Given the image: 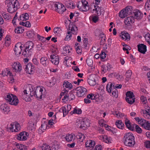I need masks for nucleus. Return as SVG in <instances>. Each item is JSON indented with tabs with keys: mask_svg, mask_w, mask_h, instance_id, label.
Wrapping results in <instances>:
<instances>
[{
	"mask_svg": "<svg viewBox=\"0 0 150 150\" xmlns=\"http://www.w3.org/2000/svg\"><path fill=\"white\" fill-rule=\"evenodd\" d=\"M33 88L32 85H30L28 88L23 91L25 95L28 96L29 94L31 96L36 95L37 98L41 99L42 98L43 89L40 87H37L34 92L33 91Z\"/></svg>",
	"mask_w": 150,
	"mask_h": 150,
	"instance_id": "f257e3e1",
	"label": "nucleus"
},
{
	"mask_svg": "<svg viewBox=\"0 0 150 150\" xmlns=\"http://www.w3.org/2000/svg\"><path fill=\"white\" fill-rule=\"evenodd\" d=\"M134 139V137L132 132L126 133L124 135L123 142L125 146L133 147L135 144Z\"/></svg>",
	"mask_w": 150,
	"mask_h": 150,
	"instance_id": "f03ea898",
	"label": "nucleus"
},
{
	"mask_svg": "<svg viewBox=\"0 0 150 150\" xmlns=\"http://www.w3.org/2000/svg\"><path fill=\"white\" fill-rule=\"evenodd\" d=\"M16 0H6L5 4L7 7L8 11L10 13H13L19 8L17 4Z\"/></svg>",
	"mask_w": 150,
	"mask_h": 150,
	"instance_id": "7ed1b4c3",
	"label": "nucleus"
},
{
	"mask_svg": "<svg viewBox=\"0 0 150 150\" xmlns=\"http://www.w3.org/2000/svg\"><path fill=\"white\" fill-rule=\"evenodd\" d=\"M34 44L32 42L30 41L26 42L24 46L25 48L24 51L22 52V54L25 57H27L29 54H30V52L33 47Z\"/></svg>",
	"mask_w": 150,
	"mask_h": 150,
	"instance_id": "20e7f679",
	"label": "nucleus"
},
{
	"mask_svg": "<svg viewBox=\"0 0 150 150\" xmlns=\"http://www.w3.org/2000/svg\"><path fill=\"white\" fill-rule=\"evenodd\" d=\"M6 100L8 101L10 104L16 105L19 103V100L17 97L16 96H13L12 94H8L6 96Z\"/></svg>",
	"mask_w": 150,
	"mask_h": 150,
	"instance_id": "39448f33",
	"label": "nucleus"
},
{
	"mask_svg": "<svg viewBox=\"0 0 150 150\" xmlns=\"http://www.w3.org/2000/svg\"><path fill=\"white\" fill-rule=\"evenodd\" d=\"M90 122L89 120L87 118H85L83 120L80 122L78 124V127L81 129H85L90 126Z\"/></svg>",
	"mask_w": 150,
	"mask_h": 150,
	"instance_id": "423d86ee",
	"label": "nucleus"
},
{
	"mask_svg": "<svg viewBox=\"0 0 150 150\" xmlns=\"http://www.w3.org/2000/svg\"><path fill=\"white\" fill-rule=\"evenodd\" d=\"M55 10L60 14H62L66 10L65 7L62 4L57 3L54 4Z\"/></svg>",
	"mask_w": 150,
	"mask_h": 150,
	"instance_id": "0eeeda50",
	"label": "nucleus"
},
{
	"mask_svg": "<svg viewBox=\"0 0 150 150\" xmlns=\"http://www.w3.org/2000/svg\"><path fill=\"white\" fill-rule=\"evenodd\" d=\"M76 90V95L79 97L83 96L87 92L86 88L82 86L77 87Z\"/></svg>",
	"mask_w": 150,
	"mask_h": 150,
	"instance_id": "6e6552de",
	"label": "nucleus"
},
{
	"mask_svg": "<svg viewBox=\"0 0 150 150\" xmlns=\"http://www.w3.org/2000/svg\"><path fill=\"white\" fill-rule=\"evenodd\" d=\"M82 5L79 7V5H78L77 7L79 8V10L81 11H86L88 10L89 9V7L87 5L88 2L85 0L81 1Z\"/></svg>",
	"mask_w": 150,
	"mask_h": 150,
	"instance_id": "1a4fd4ad",
	"label": "nucleus"
},
{
	"mask_svg": "<svg viewBox=\"0 0 150 150\" xmlns=\"http://www.w3.org/2000/svg\"><path fill=\"white\" fill-rule=\"evenodd\" d=\"M29 135L28 133L25 132H22L18 134L16 139L19 140L24 141L27 139V137Z\"/></svg>",
	"mask_w": 150,
	"mask_h": 150,
	"instance_id": "9d476101",
	"label": "nucleus"
},
{
	"mask_svg": "<svg viewBox=\"0 0 150 150\" xmlns=\"http://www.w3.org/2000/svg\"><path fill=\"white\" fill-rule=\"evenodd\" d=\"M34 66L31 63H29L26 66L25 71L29 74H33L34 73Z\"/></svg>",
	"mask_w": 150,
	"mask_h": 150,
	"instance_id": "9b49d317",
	"label": "nucleus"
},
{
	"mask_svg": "<svg viewBox=\"0 0 150 150\" xmlns=\"http://www.w3.org/2000/svg\"><path fill=\"white\" fill-rule=\"evenodd\" d=\"M23 47L20 42L16 44L14 48V52L16 55L18 56L21 53L22 50V48Z\"/></svg>",
	"mask_w": 150,
	"mask_h": 150,
	"instance_id": "f8f14e48",
	"label": "nucleus"
},
{
	"mask_svg": "<svg viewBox=\"0 0 150 150\" xmlns=\"http://www.w3.org/2000/svg\"><path fill=\"white\" fill-rule=\"evenodd\" d=\"M0 108L5 114H8L10 111L9 107L6 104H2L0 106Z\"/></svg>",
	"mask_w": 150,
	"mask_h": 150,
	"instance_id": "ddd939ff",
	"label": "nucleus"
},
{
	"mask_svg": "<svg viewBox=\"0 0 150 150\" xmlns=\"http://www.w3.org/2000/svg\"><path fill=\"white\" fill-rule=\"evenodd\" d=\"M51 62L55 65H57L59 62V57L56 54L51 55L50 56Z\"/></svg>",
	"mask_w": 150,
	"mask_h": 150,
	"instance_id": "4468645a",
	"label": "nucleus"
},
{
	"mask_svg": "<svg viewBox=\"0 0 150 150\" xmlns=\"http://www.w3.org/2000/svg\"><path fill=\"white\" fill-rule=\"evenodd\" d=\"M95 76L94 75H90L87 80V82L89 85L91 86H93L96 84V79H95Z\"/></svg>",
	"mask_w": 150,
	"mask_h": 150,
	"instance_id": "2eb2a0df",
	"label": "nucleus"
},
{
	"mask_svg": "<svg viewBox=\"0 0 150 150\" xmlns=\"http://www.w3.org/2000/svg\"><path fill=\"white\" fill-rule=\"evenodd\" d=\"M138 50L142 53L144 54L146 51V46L143 44H141L138 45Z\"/></svg>",
	"mask_w": 150,
	"mask_h": 150,
	"instance_id": "dca6fc26",
	"label": "nucleus"
},
{
	"mask_svg": "<svg viewBox=\"0 0 150 150\" xmlns=\"http://www.w3.org/2000/svg\"><path fill=\"white\" fill-rule=\"evenodd\" d=\"M13 69L15 72H20L22 70L21 64L19 62L14 63L12 66Z\"/></svg>",
	"mask_w": 150,
	"mask_h": 150,
	"instance_id": "f3484780",
	"label": "nucleus"
},
{
	"mask_svg": "<svg viewBox=\"0 0 150 150\" xmlns=\"http://www.w3.org/2000/svg\"><path fill=\"white\" fill-rule=\"evenodd\" d=\"M134 18L133 16H130L125 18V23L126 25L128 26L130 25L131 23H134Z\"/></svg>",
	"mask_w": 150,
	"mask_h": 150,
	"instance_id": "a211bd4d",
	"label": "nucleus"
},
{
	"mask_svg": "<svg viewBox=\"0 0 150 150\" xmlns=\"http://www.w3.org/2000/svg\"><path fill=\"white\" fill-rule=\"evenodd\" d=\"M125 124L129 130L133 131L134 130V126L133 125H131L130 121L128 120L127 118H126L125 120Z\"/></svg>",
	"mask_w": 150,
	"mask_h": 150,
	"instance_id": "6ab92c4d",
	"label": "nucleus"
},
{
	"mask_svg": "<svg viewBox=\"0 0 150 150\" xmlns=\"http://www.w3.org/2000/svg\"><path fill=\"white\" fill-rule=\"evenodd\" d=\"M134 17L137 19L141 18L143 16V13L138 10H136L134 13Z\"/></svg>",
	"mask_w": 150,
	"mask_h": 150,
	"instance_id": "aec40b11",
	"label": "nucleus"
},
{
	"mask_svg": "<svg viewBox=\"0 0 150 150\" xmlns=\"http://www.w3.org/2000/svg\"><path fill=\"white\" fill-rule=\"evenodd\" d=\"M40 63L43 66L46 67L49 64V61L46 57H42L40 59Z\"/></svg>",
	"mask_w": 150,
	"mask_h": 150,
	"instance_id": "412c9836",
	"label": "nucleus"
},
{
	"mask_svg": "<svg viewBox=\"0 0 150 150\" xmlns=\"http://www.w3.org/2000/svg\"><path fill=\"white\" fill-rule=\"evenodd\" d=\"M96 144L95 142L91 140L87 141L85 143L86 146V147H93Z\"/></svg>",
	"mask_w": 150,
	"mask_h": 150,
	"instance_id": "4be33fe9",
	"label": "nucleus"
},
{
	"mask_svg": "<svg viewBox=\"0 0 150 150\" xmlns=\"http://www.w3.org/2000/svg\"><path fill=\"white\" fill-rule=\"evenodd\" d=\"M148 107L146 110H143L142 112L145 117L149 119L150 118V108Z\"/></svg>",
	"mask_w": 150,
	"mask_h": 150,
	"instance_id": "5701e85b",
	"label": "nucleus"
},
{
	"mask_svg": "<svg viewBox=\"0 0 150 150\" xmlns=\"http://www.w3.org/2000/svg\"><path fill=\"white\" fill-rule=\"evenodd\" d=\"M112 84L111 83H108L106 86V90L109 93H110L114 90V85H112Z\"/></svg>",
	"mask_w": 150,
	"mask_h": 150,
	"instance_id": "b1692460",
	"label": "nucleus"
},
{
	"mask_svg": "<svg viewBox=\"0 0 150 150\" xmlns=\"http://www.w3.org/2000/svg\"><path fill=\"white\" fill-rule=\"evenodd\" d=\"M134 119L136 121H137L142 126L144 127L145 124L146 122V121L144 119L140 118L139 117H136L134 118Z\"/></svg>",
	"mask_w": 150,
	"mask_h": 150,
	"instance_id": "393cba45",
	"label": "nucleus"
},
{
	"mask_svg": "<svg viewBox=\"0 0 150 150\" xmlns=\"http://www.w3.org/2000/svg\"><path fill=\"white\" fill-rule=\"evenodd\" d=\"M65 139L68 142H70L74 140L75 139V136L73 134H68L65 137Z\"/></svg>",
	"mask_w": 150,
	"mask_h": 150,
	"instance_id": "a878e982",
	"label": "nucleus"
},
{
	"mask_svg": "<svg viewBox=\"0 0 150 150\" xmlns=\"http://www.w3.org/2000/svg\"><path fill=\"white\" fill-rule=\"evenodd\" d=\"M128 14L126 11L124 9L120 11L119 13V16L121 18H124L127 16Z\"/></svg>",
	"mask_w": 150,
	"mask_h": 150,
	"instance_id": "bb28decb",
	"label": "nucleus"
},
{
	"mask_svg": "<svg viewBox=\"0 0 150 150\" xmlns=\"http://www.w3.org/2000/svg\"><path fill=\"white\" fill-rule=\"evenodd\" d=\"M132 75V72L131 70H128L125 74V80L128 81L130 79Z\"/></svg>",
	"mask_w": 150,
	"mask_h": 150,
	"instance_id": "cd10ccee",
	"label": "nucleus"
},
{
	"mask_svg": "<svg viewBox=\"0 0 150 150\" xmlns=\"http://www.w3.org/2000/svg\"><path fill=\"white\" fill-rule=\"evenodd\" d=\"M121 34V38L123 39H125V40H130V37L128 33L122 32Z\"/></svg>",
	"mask_w": 150,
	"mask_h": 150,
	"instance_id": "c85d7f7f",
	"label": "nucleus"
},
{
	"mask_svg": "<svg viewBox=\"0 0 150 150\" xmlns=\"http://www.w3.org/2000/svg\"><path fill=\"white\" fill-rule=\"evenodd\" d=\"M63 86L64 87L69 88L71 89L72 88V85L67 81H65L63 84Z\"/></svg>",
	"mask_w": 150,
	"mask_h": 150,
	"instance_id": "c756f323",
	"label": "nucleus"
},
{
	"mask_svg": "<svg viewBox=\"0 0 150 150\" xmlns=\"http://www.w3.org/2000/svg\"><path fill=\"white\" fill-rule=\"evenodd\" d=\"M24 27L21 26L18 27L15 30V32L16 33H21L24 31Z\"/></svg>",
	"mask_w": 150,
	"mask_h": 150,
	"instance_id": "7c9ffc66",
	"label": "nucleus"
},
{
	"mask_svg": "<svg viewBox=\"0 0 150 150\" xmlns=\"http://www.w3.org/2000/svg\"><path fill=\"white\" fill-rule=\"evenodd\" d=\"M116 125L117 127L120 129H122L124 125L121 120L117 121L115 122Z\"/></svg>",
	"mask_w": 150,
	"mask_h": 150,
	"instance_id": "2f4dec72",
	"label": "nucleus"
},
{
	"mask_svg": "<svg viewBox=\"0 0 150 150\" xmlns=\"http://www.w3.org/2000/svg\"><path fill=\"white\" fill-rule=\"evenodd\" d=\"M82 112V111L81 109L77 108H74V110L72 111H71L70 112L71 114L72 115L73 114H80Z\"/></svg>",
	"mask_w": 150,
	"mask_h": 150,
	"instance_id": "473e14b6",
	"label": "nucleus"
},
{
	"mask_svg": "<svg viewBox=\"0 0 150 150\" xmlns=\"http://www.w3.org/2000/svg\"><path fill=\"white\" fill-rule=\"evenodd\" d=\"M76 137L77 139H80V141L82 142L84 139L85 136L81 133H79L76 135Z\"/></svg>",
	"mask_w": 150,
	"mask_h": 150,
	"instance_id": "72a5a7b5",
	"label": "nucleus"
},
{
	"mask_svg": "<svg viewBox=\"0 0 150 150\" xmlns=\"http://www.w3.org/2000/svg\"><path fill=\"white\" fill-rule=\"evenodd\" d=\"M126 97L128 98H132L133 97H134V95L133 93L131 91H128L126 93Z\"/></svg>",
	"mask_w": 150,
	"mask_h": 150,
	"instance_id": "f704fd0d",
	"label": "nucleus"
},
{
	"mask_svg": "<svg viewBox=\"0 0 150 150\" xmlns=\"http://www.w3.org/2000/svg\"><path fill=\"white\" fill-rule=\"evenodd\" d=\"M124 9L126 11V13H127L129 15L131 13L132 10V7L131 6H127Z\"/></svg>",
	"mask_w": 150,
	"mask_h": 150,
	"instance_id": "c9c22d12",
	"label": "nucleus"
},
{
	"mask_svg": "<svg viewBox=\"0 0 150 150\" xmlns=\"http://www.w3.org/2000/svg\"><path fill=\"white\" fill-rule=\"evenodd\" d=\"M71 37V33L69 31H68L67 33L66 36L64 40L65 41H69L70 40Z\"/></svg>",
	"mask_w": 150,
	"mask_h": 150,
	"instance_id": "e433bc0d",
	"label": "nucleus"
},
{
	"mask_svg": "<svg viewBox=\"0 0 150 150\" xmlns=\"http://www.w3.org/2000/svg\"><path fill=\"white\" fill-rule=\"evenodd\" d=\"M133 126H134V128H135L136 132L138 133H141L142 132V129L138 125L136 124H133Z\"/></svg>",
	"mask_w": 150,
	"mask_h": 150,
	"instance_id": "4c0bfd02",
	"label": "nucleus"
},
{
	"mask_svg": "<svg viewBox=\"0 0 150 150\" xmlns=\"http://www.w3.org/2000/svg\"><path fill=\"white\" fill-rule=\"evenodd\" d=\"M26 34L27 36L30 38H33L35 35L33 31H28L26 33Z\"/></svg>",
	"mask_w": 150,
	"mask_h": 150,
	"instance_id": "58836bf2",
	"label": "nucleus"
},
{
	"mask_svg": "<svg viewBox=\"0 0 150 150\" xmlns=\"http://www.w3.org/2000/svg\"><path fill=\"white\" fill-rule=\"evenodd\" d=\"M74 26H72L71 27V29H70V27H69V29L70 30H71V31L72 32V33L73 34H76L77 31V27L75 25H74Z\"/></svg>",
	"mask_w": 150,
	"mask_h": 150,
	"instance_id": "ea45409f",
	"label": "nucleus"
},
{
	"mask_svg": "<svg viewBox=\"0 0 150 150\" xmlns=\"http://www.w3.org/2000/svg\"><path fill=\"white\" fill-rule=\"evenodd\" d=\"M17 148L20 150H26L27 149L26 146L23 144H17Z\"/></svg>",
	"mask_w": 150,
	"mask_h": 150,
	"instance_id": "a19ab883",
	"label": "nucleus"
},
{
	"mask_svg": "<svg viewBox=\"0 0 150 150\" xmlns=\"http://www.w3.org/2000/svg\"><path fill=\"white\" fill-rule=\"evenodd\" d=\"M104 140L105 141V142L107 143H110L111 142L110 140H111V138L110 137H108L107 135H104L103 137Z\"/></svg>",
	"mask_w": 150,
	"mask_h": 150,
	"instance_id": "79ce46f5",
	"label": "nucleus"
},
{
	"mask_svg": "<svg viewBox=\"0 0 150 150\" xmlns=\"http://www.w3.org/2000/svg\"><path fill=\"white\" fill-rule=\"evenodd\" d=\"M42 150H51L50 146L47 144H43L41 147Z\"/></svg>",
	"mask_w": 150,
	"mask_h": 150,
	"instance_id": "37998d69",
	"label": "nucleus"
},
{
	"mask_svg": "<svg viewBox=\"0 0 150 150\" xmlns=\"http://www.w3.org/2000/svg\"><path fill=\"white\" fill-rule=\"evenodd\" d=\"M15 128L14 130V132H17L21 129V127L20 125L18 123H16L15 124Z\"/></svg>",
	"mask_w": 150,
	"mask_h": 150,
	"instance_id": "c03bdc74",
	"label": "nucleus"
},
{
	"mask_svg": "<svg viewBox=\"0 0 150 150\" xmlns=\"http://www.w3.org/2000/svg\"><path fill=\"white\" fill-rule=\"evenodd\" d=\"M135 98H132L131 99L127 98H126V100L128 103L130 104H132L135 102Z\"/></svg>",
	"mask_w": 150,
	"mask_h": 150,
	"instance_id": "a18cd8bd",
	"label": "nucleus"
},
{
	"mask_svg": "<svg viewBox=\"0 0 150 150\" xmlns=\"http://www.w3.org/2000/svg\"><path fill=\"white\" fill-rule=\"evenodd\" d=\"M47 127V124L45 122H44L41 125V127L40 128L39 132H40V130L43 131L46 129Z\"/></svg>",
	"mask_w": 150,
	"mask_h": 150,
	"instance_id": "49530a36",
	"label": "nucleus"
},
{
	"mask_svg": "<svg viewBox=\"0 0 150 150\" xmlns=\"http://www.w3.org/2000/svg\"><path fill=\"white\" fill-rule=\"evenodd\" d=\"M144 128L146 129L150 130V122L147 121L144 126Z\"/></svg>",
	"mask_w": 150,
	"mask_h": 150,
	"instance_id": "de8ad7c7",
	"label": "nucleus"
},
{
	"mask_svg": "<svg viewBox=\"0 0 150 150\" xmlns=\"http://www.w3.org/2000/svg\"><path fill=\"white\" fill-rule=\"evenodd\" d=\"M22 17L23 18V20L26 21L28 20L29 18V16L28 13H25L24 14H22Z\"/></svg>",
	"mask_w": 150,
	"mask_h": 150,
	"instance_id": "09e8293b",
	"label": "nucleus"
},
{
	"mask_svg": "<svg viewBox=\"0 0 150 150\" xmlns=\"http://www.w3.org/2000/svg\"><path fill=\"white\" fill-rule=\"evenodd\" d=\"M62 30L60 28L56 27L54 29V33L55 34H59L60 33V31Z\"/></svg>",
	"mask_w": 150,
	"mask_h": 150,
	"instance_id": "8fccbe9b",
	"label": "nucleus"
},
{
	"mask_svg": "<svg viewBox=\"0 0 150 150\" xmlns=\"http://www.w3.org/2000/svg\"><path fill=\"white\" fill-rule=\"evenodd\" d=\"M112 92V95L115 98H117L118 96V92L117 89H114Z\"/></svg>",
	"mask_w": 150,
	"mask_h": 150,
	"instance_id": "3c124183",
	"label": "nucleus"
},
{
	"mask_svg": "<svg viewBox=\"0 0 150 150\" xmlns=\"http://www.w3.org/2000/svg\"><path fill=\"white\" fill-rule=\"evenodd\" d=\"M8 14V13H6L4 12H3L2 13V15L3 18L4 19L6 20H8L10 18Z\"/></svg>",
	"mask_w": 150,
	"mask_h": 150,
	"instance_id": "603ef678",
	"label": "nucleus"
},
{
	"mask_svg": "<svg viewBox=\"0 0 150 150\" xmlns=\"http://www.w3.org/2000/svg\"><path fill=\"white\" fill-rule=\"evenodd\" d=\"M62 100H63L64 102H66L69 100V94H67V93H65L63 98L62 99Z\"/></svg>",
	"mask_w": 150,
	"mask_h": 150,
	"instance_id": "864d4df0",
	"label": "nucleus"
},
{
	"mask_svg": "<svg viewBox=\"0 0 150 150\" xmlns=\"http://www.w3.org/2000/svg\"><path fill=\"white\" fill-rule=\"evenodd\" d=\"M86 62L88 66L91 67L93 64V61L91 59H88L86 60Z\"/></svg>",
	"mask_w": 150,
	"mask_h": 150,
	"instance_id": "5fc2aeb1",
	"label": "nucleus"
},
{
	"mask_svg": "<svg viewBox=\"0 0 150 150\" xmlns=\"http://www.w3.org/2000/svg\"><path fill=\"white\" fill-rule=\"evenodd\" d=\"M15 127V125L13 123H11L9 127V129L10 131H11L12 132H14V130L15 129L14 128Z\"/></svg>",
	"mask_w": 150,
	"mask_h": 150,
	"instance_id": "6e6d98bb",
	"label": "nucleus"
},
{
	"mask_svg": "<svg viewBox=\"0 0 150 150\" xmlns=\"http://www.w3.org/2000/svg\"><path fill=\"white\" fill-rule=\"evenodd\" d=\"M69 47L67 46L64 47L63 48L64 51L65 52H64V53H69L70 52V51L69 50Z\"/></svg>",
	"mask_w": 150,
	"mask_h": 150,
	"instance_id": "4d7b16f0",
	"label": "nucleus"
},
{
	"mask_svg": "<svg viewBox=\"0 0 150 150\" xmlns=\"http://www.w3.org/2000/svg\"><path fill=\"white\" fill-rule=\"evenodd\" d=\"M101 145H96L95 148L93 147L91 150H101Z\"/></svg>",
	"mask_w": 150,
	"mask_h": 150,
	"instance_id": "13d9d810",
	"label": "nucleus"
},
{
	"mask_svg": "<svg viewBox=\"0 0 150 150\" xmlns=\"http://www.w3.org/2000/svg\"><path fill=\"white\" fill-rule=\"evenodd\" d=\"M145 7L150 9V0H148L145 4Z\"/></svg>",
	"mask_w": 150,
	"mask_h": 150,
	"instance_id": "bf43d9fd",
	"label": "nucleus"
},
{
	"mask_svg": "<svg viewBox=\"0 0 150 150\" xmlns=\"http://www.w3.org/2000/svg\"><path fill=\"white\" fill-rule=\"evenodd\" d=\"M69 100H72L74 99L75 96L71 93H69Z\"/></svg>",
	"mask_w": 150,
	"mask_h": 150,
	"instance_id": "052dcab7",
	"label": "nucleus"
},
{
	"mask_svg": "<svg viewBox=\"0 0 150 150\" xmlns=\"http://www.w3.org/2000/svg\"><path fill=\"white\" fill-rule=\"evenodd\" d=\"M56 80L55 79H53L52 81H50L49 83L50 84L48 86L49 87H51L52 86H54Z\"/></svg>",
	"mask_w": 150,
	"mask_h": 150,
	"instance_id": "680f3d73",
	"label": "nucleus"
},
{
	"mask_svg": "<svg viewBox=\"0 0 150 150\" xmlns=\"http://www.w3.org/2000/svg\"><path fill=\"white\" fill-rule=\"evenodd\" d=\"M75 47L76 48V52L78 54L81 53V50L79 45L77 47L75 46Z\"/></svg>",
	"mask_w": 150,
	"mask_h": 150,
	"instance_id": "e2e57ef3",
	"label": "nucleus"
},
{
	"mask_svg": "<svg viewBox=\"0 0 150 150\" xmlns=\"http://www.w3.org/2000/svg\"><path fill=\"white\" fill-rule=\"evenodd\" d=\"M64 112H63V116L64 117L68 113L69 111H68L66 108L63 107Z\"/></svg>",
	"mask_w": 150,
	"mask_h": 150,
	"instance_id": "0e129e2a",
	"label": "nucleus"
},
{
	"mask_svg": "<svg viewBox=\"0 0 150 150\" xmlns=\"http://www.w3.org/2000/svg\"><path fill=\"white\" fill-rule=\"evenodd\" d=\"M106 54L103 52H102L100 55V59H104L106 57Z\"/></svg>",
	"mask_w": 150,
	"mask_h": 150,
	"instance_id": "69168bd1",
	"label": "nucleus"
},
{
	"mask_svg": "<svg viewBox=\"0 0 150 150\" xmlns=\"http://www.w3.org/2000/svg\"><path fill=\"white\" fill-rule=\"evenodd\" d=\"M38 38L39 40L41 41H42L43 42H45L46 40L45 39V38L42 37L40 36L39 35H37Z\"/></svg>",
	"mask_w": 150,
	"mask_h": 150,
	"instance_id": "338daca9",
	"label": "nucleus"
},
{
	"mask_svg": "<svg viewBox=\"0 0 150 150\" xmlns=\"http://www.w3.org/2000/svg\"><path fill=\"white\" fill-rule=\"evenodd\" d=\"M145 144L147 148H150V141H147L145 142Z\"/></svg>",
	"mask_w": 150,
	"mask_h": 150,
	"instance_id": "774afa93",
	"label": "nucleus"
}]
</instances>
